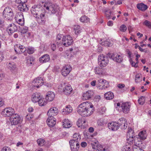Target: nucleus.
<instances>
[{"mask_svg":"<svg viewBox=\"0 0 151 151\" xmlns=\"http://www.w3.org/2000/svg\"><path fill=\"white\" fill-rule=\"evenodd\" d=\"M121 107L122 111L124 113H128L129 111L130 105L128 102L122 103L121 106Z\"/></svg>","mask_w":151,"mask_h":151,"instance_id":"15","label":"nucleus"},{"mask_svg":"<svg viewBox=\"0 0 151 151\" xmlns=\"http://www.w3.org/2000/svg\"><path fill=\"white\" fill-rule=\"evenodd\" d=\"M138 136V137H136L135 138L138 139L139 141L145 139L146 138V131H141L139 133Z\"/></svg>","mask_w":151,"mask_h":151,"instance_id":"20","label":"nucleus"},{"mask_svg":"<svg viewBox=\"0 0 151 151\" xmlns=\"http://www.w3.org/2000/svg\"><path fill=\"white\" fill-rule=\"evenodd\" d=\"M114 96L113 93L110 91L105 93L104 95V98L107 100L112 99L114 98Z\"/></svg>","mask_w":151,"mask_h":151,"instance_id":"27","label":"nucleus"},{"mask_svg":"<svg viewBox=\"0 0 151 151\" xmlns=\"http://www.w3.org/2000/svg\"><path fill=\"white\" fill-rule=\"evenodd\" d=\"M49 55L45 54L43 55L39 58V61L41 63H44L48 62L50 60Z\"/></svg>","mask_w":151,"mask_h":151,"instance_id":"21","label":"nucleus"},{"mask_svg":"<svg viewBox=\"0 0 151 151\" xmlns=\"http://www.w3.org/2000/svg\"><path fill=\"white\" fill-rule=\"evenodd\" d=\"M9 120L12 125H17L21 122L22 121V119L19 115L16 113L14 114L12 117H10Z\"/></svg>","mask_w":151,"mask_h":151,"instance_id":"5","label":"nucleus"},{"mask_svg":"<svg viewBox=\"0 0 151 151\" xmlns=\"http://www.w3.org/2000/svg\"><path fill=\"white\" fill-rule=\"evenodd\" d=\"M1 151H11V150L8 147H4L2 149Z\"/></svg>","mask_w":151,"mask_h":151,"instance_id":"54","label":"nucleus"},{"mask_svg":"<svg viewBox=\"0 0 151 151\" xmlns=\"http://www.w3.org/2000/svg\"><path fill=\"white\" fill-rule=\"evenodd\" d=\"M137 6V9L142 11H145L148 8L147 6L143 3L138 4Z\"/></svg>","mask_w":151,"mask_h":151,"instance_id":"26","label":"nucleus"},{"mask_svg":"<svg viewBox=\"0 0 151 151\" xmlns=\"http://www.w3.org/2000/svg\"><path fill=\"white\" fill-rule=\"evenodd\" d=\"M127 29L126 26L124 24H122L120 27V30L121 32H125Z\"/></svg>","mask_w":151,"mask_h":151,"instance_id":"43","label":"nucleus"},{"mask_svg":"<svg viewBox=\"0 0 151 151\" xmlns=\"http://www.w3.org/2000/svg\"><path fill=\"white\" fill-rule=\"evenodd\" d=\"M44 83V81L42 78L38 77L35 79L32 82V84L34 87L39 88L42 86Z\"/></svg>","mask_w":151,"mask_h":151,"instance_id":"9","label":"nucleus"},{"mask_svg":"<svg viewBox=\"0 0 151 151\" xmlns=\"http://www.w3.org/2000/svg\"><path fill=\"white\" fill-rule=\"evenodd\" d=\"M93 94L94 93L92 91H88L83 93L82 99L83 100H88L91 98Z\"/></svg>","mask_w":151,"mask_h":151,"instance_id":"14","label":"nucleus"},{"mask_svg":"<svg viewBox=\"0 0 151 151\" xmlns=\"http://www.w3.org/2000/svg\"><path fill=\"white\" fill-rule=\"evenodd\" d=\"M44 99H42L41 97L40 99L38 101L39 106H44L47 104V102L44 100Z\"/></svg>","mask_w":151,"mask_h":151,"instance_id":"36","label":"nucleus"},{"mask_svg":"<svg viewBox=\"0 0 151 151\" xmlns=\"http://www.w3.org/2000/svg\"><path fill=\"white\" fill-rule=\"evenodd\" d=\"M105 80L103 79H100L98 81V83L97 84V85L98 87H99L100 89V88H103V86H104V81Z\"/></svg>","mask_w":151,"mask_h":151,"instance_id":"32","label":"nucleus"},{"mask_svg":"<svg viewBox=\"0 0 151 151\" xmlns=\"http://www.w3.org/2000/svg\"><path fill=\"white\" fill-rule=\"evenodd\" d=\"M138 147L137 146L135 145H134L133 147V151H138Z\"/></svg>","mask_w":151,"mask_h":151,"instance_id":"63","label":"nucleus"},{"mask_svg":"<svg viewBox=\"0 0 151 151\" xmlns=\"http://www.w3.org/2000/svg\"><path fill=\"white\" fill-rule=\"evenodd\" d=\"M97 124L98 126H102L106 124V122H105L103 119H101L98 121Z\"/></svg>","mask_w":151,"mask_h":151,"instance_id":"41","label":"nucleus"},{"mask_svg":"<svg viewBox=\"0 0 151 151\" xmlns=\"http://www.w3.org/2000/svg\"><path fill=\"white\" fill-rule=\"evenodd\" d=\"M104 86H103V88H100V89H105V88H107L109 86L108 83H107L106 82V81L105 80H104Z\"/></svg>","mask_w":151,"mask_h":151,"instance_id":"51","label":"nucleus"},{"mask_svg":"<svg viewBox=\"0 0 151 151\" xmlns=\"http://www.w3.org/2000/svg\"><path fill=\"white\" fill-rule=\"evenodd\" d=\"M73 137L74 139L77 140H79L81 139V136L80 135L78 134L77 133H75L73 134Z\"/></svg>","mask_w":151,"mask_h":151,"instance_id":"47","label":"nucleus"},{"mask_svg":"<svg viewBox=\"0 0 151 151\" xmlns=\"http://www.w3.org/2000/svg\"><path fill=\"white\" fill-rule=\"evenodd\" d=\"M143 24L149 28H151V23L147 20H145L143 22Z\"/></svg>","mask_w":151,"mask_h":151,"instance_id":"42","label":"nucleus"},{"mask_svg":"<svg viewBox=\"0 0 151 151\" xmlns=\"http://www.w3.org/2000/svg\"><path fill=\"white\" fill-rule=\"evenodd\" d=\"M14 110L11 107L6 108L4 109L2 112L4 116L6 117H11L15 114Z\"/></svg>","mask_w":151,"mask_h":151,"instance_id":"8","label":"nucleus"},{"mask_svg":"<svg viewBox=\"0 0 151 151\" xmlns=\"http://www.w3.org/2000/svg\"><path fill=\"white\" fill-rule=\"evenodd\" d=\"M14 14L12 9L9 7H6L3 13V17L8 20L12 19Z\"/></svg>","mask_w":151,"mask_h":151,"instance_id":"6","label":"nucleus"},{"mask_svg":"<svg viewBox=\"0 0 151 151\" xmlns=\"http://www.w3.org/2000/svg\"><path fill=\"white\" fill-rule=\"evenodd\" d=\"M17 30V27L14 24H11L8 27L7 31L9 35H11L13 33L16 31Z\"/></svg>","mask_w":151,"mask_h":151,"instance_id":"13","label":"nucleus"},{"mask_svg":"<svg viewBox=\"0 0 151 151\" xmlns=\"http://www.w3.org/2000/svg\"><path fill=\"white\" fill-rule=\"evenodd\" d=\"M132 66L137 68L138 67V65H137L138 63H136V62L135 63L134 62H132V63H131Z\"/></svg>","mask_w":151,"mask_h":151,"instance_id":"58","label":"nucleus"},{"mask_svg":"<svg viewBox=\"0 0 151 151\" xmlns=\"http://www.w3.org/2000/svg\"><path fill=\"white\" fill-rule=\"evenodd\" d=\"M27 62L28 63H29L30 64H32V62L34 61V59L33 58L30 57H27L26 58Z\"/></svg>","mask_w":151,"mask_h":151,"instance_id":"49","label":"nucleus"},{"mask_svg":"<svg viewBox=\"0 0 151 151\" xmlns=\"http://www.w3.org/2000/svg\"><path fill=\"white\" fill-rule=\"evenodd\" d=\"M51 49L53 51H54L56 49V45L54 44H52L51 45Z\"/></svg>","mask_w":151,"mask_h":151,"instance_id":"57","label":"nucleus"},{"mask_svg":"<svg viewBox=\"0 0 151 151\" xmlns=\"http://www.w3.org/2000/svg\"><path fill=\"white\" fill-rule=\"evenodd\" d=\"M63 45L65 46L68 47L71 45L73 42L72 37L69 35L63 37L62 39Z\"/></svg>","mask_w":151,"mask_h":151,"instance_id":"7","label":"nucleus"},{"mask_svg":"<svg viewBox=\"0 0 151 151\" xmlns=\"http://www.w3.org/2000/svg\"><path fill=\"white\" fill-rule=\"evenodd\" d=\"M81 29L80 28L78 30H75V34L76 35H78L81 32Z\"/></svg>","mask_w":151,"mask_h":151,"instance_id":"59","label":"nucleus"},{"mask_svg":"<svg viewBox=\"0 0 151 151\" xmlns=\"http://www.w3.org/2000/svg\"><path fill=\"white\" fill-rule=\"evenodd\" d=\"M122 60V59L121 56L119 55H116L114 61L116 62L120 63Z\"/></svg>","mask_w":151,"mask_h":151,"instance_id":"37","label":"nucleus"},{"mask_svg":"<svg viewBox=\"0 0 151 151\" xmlns=\"http://www.w3.org/2000/svg\"><path fill=\"white\" fill-rule=\"evenodd\" d=\"M4 21L2 19H0V27H2L4 25Z\"/></svg>","mask_w":151,"mask_h":151,"instance_id":"62","label":"nucleus"},{"mask_svg":"<svg viewBox=\"0 0 151 151\" xmlns=\"http://www.w3.org/2000/svg\"><path fill=\"white\" fill-rule=\"evenodd\" d=\"M83 122V120L81 119H79L76 122V125L78 127H81V125Z\"/></svg>","mask_w":151,"mask_h":151,"instance_id":"53","label":"nucleus"},{"mask_svg":"<svg viewBox=\"0 0 151 151\" xmlns=\"http://www.w3.org/2000/svg\"><path fill=\"white\" fill-rule=\"evenodd\" d=\"M118 125L122 129H126L127 126V123L126 120L123 118H120L118 121Z\"/></svg>","mask_w":151,"mask_h":151,"instance_id":"11","label":"nucleus"},{"mask_svg":"<svg viewBox=\"0 0 151 151\" xmlns=\"http://www.w3.org/2000/svg\"><path fill=\"white\" fill-rule=\"evenodd\" d=\"M58 112V109L56 107H53L49 110L47 114L49 117H54V116L57 115Z\"/></svg>","mask_w":151,"mask_h":151,"instance_id":"10","label":"nucleus"},{"mask_svg":"<svg viewBox=\"0 0 151 151\" xmlns=\"http://www.w3.org/2000/svg\"><path fill=\"white\" fill-rule=\"evenodd\" d=\"M71 70L70 66L65 65L62 68L61 71V73L63 76H66L69 74Z\"/></svg>","mask_w":151,"mask_h":151,"instance_id":"12","label":"nucleus"},{"mask_svg":"<svg viewBox=\"0 0 151 151\" xmlns=\"http://www.w3.org/2000/svg\"><path fill=\"white\" fill-rule=\"evenodd\" d=\"M100 113L101 114H103L105 112L106 109L104 107H101L100 108Z\"/></svg>","mask_w":151,"mask_h":151,"instance_id":"55","label":"nucleus"},{"mask_svg":"<svg viewBox=\"0 0 151 151\" xmlns=\"http://www.w3.org/2000/svg\"><path fill=\"white\" fill-rule=\"evenodd\" d=\"M92 148L94 150V151L96 150L97 149L98 147L99 146L98 143L96 142H93L92 144Z\"/></svg>","mask_w":151,"mask_h":151,"instance_id":"45","label":"nucleus"},{"mask_svg":"<svg viewBox=\"0 0 151 151\" xmlns=\"http://www.w3.org/2000/svg\"><path fill=\"white\" fill-rule=\"evenodd\" d=\"M17 47H15L14 48V50L17 54H21L25 52L26 50V48L23 46L19 45L17 46Z\"/></svg>","mask_w":151,"mask_h":151,"instance_id":"16","label":"nucleus"},{"mask_svg":"<svg viewBox=\"0 0 151 151\" xmlns=\"http://www.w3.org/2000/svg\"><path fill=\"white\" fill-rule=\"evenodd\" d=\"M98 64L101 67L106 66L109 62L108 57L104 55H100L98 57Z\"/></svg>","mask_w":151,"mask_h":151,"instance_id":"4","label":"nucleus"},{"mask_svg":"<svg viewBox=\"0 0 151 151\" xmlns=\"http://www.w3.org/2000/svg\"><path fill=\"white\" fill-rule=\"evenodd\" d=\"M76 139H74L71 140L69 141V144L70 146L71 150H72V147H74V145H75L77 141H78Z\"/></svg>","mask_w":151,"mask_h":151,"instance_id":"38","label":"nucleus"},{"mask_svg":"<svg viewBox=\"0 0 151 151\" xmlns=\"http://www.w3.org/2000/svg\"><path fill=\"white\" fill-rule=\"evenodd\" d=\"M4 105V101L0 97V107H1Z\"/></svg>","mask_w":151,"mask_h":151,"instance_id":"60","label":"nucleus"},{"mask_svg":"<svg viewBox=\"0 0 151 151\" xmlns=\"http://www.w3.org/2000/svg\"><path fill=\"white\" fill-rule=\"evenodd\" d=\"M116 55V54H111V53H109L107 54L106 56L108 57V58H109L110 59H111L114 60Z\"/></svg>","mask_w":151,"mask_h":151,"instance_id":"40","label":"nucleus"},{"mask_svg":"<svg viewBox=\"0 0 151 151\" xmlns=\"http://www.w3.org/2000/svg\"><path fill=\"white\" fill-rule=\"evenodd\" d=\"M102 149H103L102 146L101 145H99V146L98 147L96 150L95 151H102Z\"/></svg>","mask_w":151,"mask_h":151,"instance_id":"56","label":"nucleus"},{"mask_svg":"<svg viewBox=\"0 0 151 151\" xmlns=\"http://www.w3.org/2000/svg\"><path fill=\"white\" fill-rule=\"evenodd\" d=\"M16 22L19 24L21 26H23L24 24V15H21V18L19 19L18 17H17L15 19Z\"/></svg>","mask_w":151,"mask_h":151,"instance_id":"28","label":"nucleus"},{"mask_svg":"<svg viewBox=\"0 0 151 151\" xmlns=\"http://www.w3.org/2000/svg\"><path fill=\"white\" fill-rule=\"evenodd\" d=\"M107 25L109 26H112L113 25V22L111 21H109L107 23Z\"/></svg>","mask_w":151,"mask_h":151,"instance_id":"64","label":"nucleus"},{"mask_svg":"<svg viewBox=\"0 0 151 151\" xmlns=\"http://www.w3.org/2000/svg\"><path fill=\"white\" fill-rule=\"evenodd\" d=\"M37 142L38 145L40 146H42L45 143V140L42 138L38 139L37 140Z\"/></svg>","mask_w":151,"mask_h":151,"instance_id":"34","label":"nucleus"},{"mask_svg":"<svg viewBox=\"0 0 151 151\" xmlns=\"http://www.w3.org/2000/svg\"><path fill=\"white\" fill-rule=\"evenodd\" d=\"M32 14L36 19H40L41 21L45 22L46 21L45 10L43 5H35L31 9Z\"/></svg>","mask_w":151,"mask_h":151,"instance_id":"2","label":"nucleus"},{"mask_svg":"<svg viewBox=\"0 0 151 151\" xmlns=\"http://www.w3.org/2000/svg\"><path fill=\"white\" fill-rule=\"evenodd\" d=\"M111 12L109 11L106 10L105 11L104 13L108 19H109L110 18V15L111 14Z\"/></svg>","mask_w":151,"mask_h":151,"instance_id":"46","label":"nucleus"},{"mask_svg":"<svg viewBox=\"0 0 151 151\" xmlns=\"http://www.w3.org/2000/svg\"><path fill=\"white\" fill-rule=\"evenodd\" d=\"M41 96L40 93H35L33 94L32 97V101L34 103H36L39 101L40 99Z\"/></svg>","mask_w":151,"mask_h":151,"instance_id":"22","label":"nucleus"},{"mask_svg":"<svg viewBox=\"0 0 151 151\" xmlns=\"http://www.w3.org/2000/svg\"><path fill=\"white\" fill-rule=\"evenodd\" d=\"M63 126L65 128H69L72 126V124L70 123L68 119H65L63 122Z\"/></svg>","mask_w":151,"mask_h":151,"instance_id":"29","label":"nucleus"},{"mask_svg":"<svg viewBox=\"0 0 151 151\" xmlns=\"http://www.w3.org/2000/svg\"><path fill=\"white\" fill-rule=\"evenodd\" d=\"M27 52L29 54H32L34 52V48L29 47L27 50Z\"/></svg>","mask_w":151,"mask_h":151,"instance_id":"50","label":"nucleus"},{"mask_svg":"<svg viewBox=\"0 0 151 151\" xmlns=\"http://www.w3.org/2000/svg\"><path fill=\"white\" fill-rule=\"evenodd\" d=\"M55 97V95L53 92L49 91L46 96L45 99L47 101H51L54 99Z\"/></svg>","mask_w":151,"mask_h":151,"instance_id":"19","label":"nucleus"},{"mask_svg":"<svg viewBox=\"0 0 151 151\" xmlns=\"http://www.w3.org/2000/svg\"><path fill=\"white\" fill-rule=\"evenodd\" d=\"M80 20L81 22L83 23H87L89 22L90 19L85 15L83 16L80 19Z\"/></svg>","mask_w":151,"mask_h":151,"instance_id":"31","label":"nucleus"},{"mask_svg":"<svg viewBox=\"0 0 151 151\" xmlns=\"http://www.w3.org/2000/svg\"><path fill=\"white\" fill-rule=\"evenodd\" d=\"M73 89L70 85L66 86L63 89V92L66 95H69L72 92Z\"/></svg>","mask_w":151,"mask_h":151,"instance_id":"24","label":"nucleus"},{"mask_svg":"<svg viewBox=\"0 0 151 151\" xmlns=\"http://www.w3.org/2000/svg\"><path fill=\"white\" fill-rule=\"evenodd\" d=\"M72 111V107L70 105H68L65 108L63 109V112H64V114H68L71 113Z\"/></svg>","mask_w":151,"mask_h":151,"instance_id":"30","label":"nucleus"},{"mask_svg":"<svg viewBox=\"0 0 151 151\" xmlns=\"http://www.w3.org/2000/svg\"><path fill=\"white\" fill-rule=\"evenodd\" d=\"M17 7L19 10L23 12H27L28 10V8L25 3L19 4Z\"/></svg>","mask_w":151,"mask_h":151,"instance_id":"25","label":"nucleus"},{"mask_svg":"<svg viewBox=\"0 0 151 151\" xmlns=\"http://www.w3.org/2000/svg\"><path fill=\"white\" fill-rule=\"evenodd\" d=\"M76 148L72 147V151H77L79 149V144L78 141H77L76 143L75 144Z\"/></svg>","mask_w":151,"mask_h":151,"instance_id":"39","label":"nucleus"},{"mask_svg":"<svg viewBox=\"0 0 151 151\" xmlns=\"http://www.w3.org/2000/svg\"><path fill=\"white\" fill-rule=\"evenodd\" d=\"M108 127L112 131H116L119 128V125H118V123L111 122L108 124Z\"/></svg>","mask_w":151,"mask_h":151,"instance_id":"17","label":"nucleus"},{"mask_svg":"<svg viewBox=\"0 0 151 151\" xmlns=\"http://www.w3.org/2000/svg\"><path fill=\"white\" fill-rule=\"evenodd\" d=\"M93 105L88 101L80 104L78 107V112L82 116L86 117L90 116L93 112Z\"/></svg>","mask_w":151,"mask_h":151,"instance_id":"1","label":"nucleus"},{"mask_svg":"<svg viewBox=\"0 0 151 151\" xmlns=\"http://www.w3.org/2000/svg\"><path fill=\"white\" fill-rule=\"evenodd\" d=\"M87 125L86 124V121L83 120L82 122L81 125V127L82 129H84L87 127Z\"/></svg>","mask_w":151,"mask_h":151,"instance_id":"48","label":"nucleus"},{"mask_svg":"<svg viewBox=\"0 0 151 151\" xmlns=\"http://www.w3.org/2000/svg\"><path fill=\"white\" fill-rule=\"evenodd\" d=\"M134 140L136 142L135 145L137 146L138 147V148H145V144L143 140H141L140 141H139L138 139H136V138H135Z\"/></svg>","mask_w":151,"mask_h":151,"instance_id":"23","label":"nucleus"},{"mask_svg":"<svg viewBox=\"0 0 151 151\" xmlns=\"http://www.w3.org/2000/svg\"><path fill=\"white\" fill-rule=\"evenodd\" d=\"M47 122L50 127H52L56 124V119L54 117H49L47 119Z\"/></svg>","mask_w":151,"mask_h":151,"instance_id":"18","label":"nucleus"},{"mask_svg":"<svg viewBox=\"0 0 151 151\" xmlns=\"http://www.w3.org/2000/svg\"><path fill=\"white\" fill-rule=\"evenodd\" d=\"M95 72L96 74H102L103 73L102 69L99 66L96 67L95 68Z\"/></svg>","mask_w":151,"mask_h":151,"instance_id":"33","label":"nucleus"},{"mask_svg":"<svg viewBox=\"0 0 151 151\" xmlns=\"http://www.w3.org/2000/svg\"><path fill=\"white\" fill-rule=\"evenodd\" d=\"M145 102V97L144 96H142L138 100L139 104L141 105H143Z\"/></svg>","mask_w":151,"mask_h":151,"instance_id":"35","label":"nucleus"},{"mask_svg":"<svg viewBox=\"0 0 151 151\" xmlns=\"http://www.w3.org/2000/svg\"><path fill=\"white\" fill-rule=\"evenodd\" d=\"M117 86L119 88H122L124 87L125 85L123 84H119Z\"/></svg>","mask_w":151,"mask_h":151,"instance_id":"61","label":"nucleus"},{"mask_svg":"<svg viewBox=\"0 0 151 151\" xmlns=\"http://www.w3.org/2000/svg\"><path fill=\"white\" fill-rule=\"evenodd\" d=\"M131 147L128 145H126L124 146L122 149V151H131Z\"/></svg>","mask_w":151,"mask_h":151,"instance_id":"44","label":"nucleus"},{"mask_svg":"<svg viewBox=\"0 0 151 151\" xmlns=\"http://www.w3.org/2000/svg\"><path fill=\"white\" fill-rule=\"evenodd\" d=\"M28 28L27 27H24L21 30V32L23 34L26 33L27 31Z\"/></svg>","mask_w":151,"mask_h":151,"instance_id":"52","label":"nucleus"},{"mask_svg":"<svg viewBox=\"0 0 151 151\" xmlns=\"http://www.w3.org/2000/svg\"><path fill=\"white\" fill-rule=\"evenodd\" d=\"M43 7L48 10L50 14H54L58 12L59 7L57 5L51 3H45L43 4Z\"/></svg>","mask_w":151,"mask_h":151,"instance_id":"3","label":"nucleus"}]
</instances>
